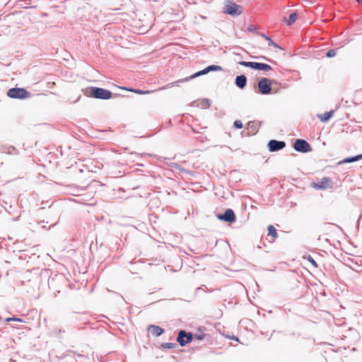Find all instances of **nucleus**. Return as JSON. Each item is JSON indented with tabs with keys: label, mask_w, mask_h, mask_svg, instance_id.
<instances>
[{
	"label": "nucleus",
	"mask_w": 362,
	"mask_h": 362,
	"mask_svg": "<svg viewBox=\"0 0 362 362\" xmlns=\"http://www.w3.org/2000/svg\"><path fill=\"white\" fill-rule=\"evenodd\" d=\"M86 95L98 99L107 100L112 98L111 91L98 87H91L89 89L88 94Z\"/></svg>",
	"instance_id": "1"
},
{
	"label": "nucleus",
	"mask_w": 362,
	"mask_h": 362,
	"mask_svg": "<svg viewBox=\"0 0 362 362\" xmlns=\"http://www.w3.org/2000/svg\"><path fill=\"white\" fill-rule=\"evenodd\" d=\"M7 95L11 98L25 99L30 97V93L23 88H13L8 90Z\"/></svg>",
	"instance_id": "2"
},
{
	"label": "nucleus",
	"mask_w": 362,
	"mask_h": 362,
	"mask_svg": "<svg viewBox=\"0 0 362 362\" xmlns=\"http://www.w3.org/2000/svg\"><path fill=\"white\" fill-rule=\"evenodd\" d=\"M311 186L315 189L324 190L332 188L333 183L330 177H324L318 182H313Z\"/></svg>",
	"instance_id": "3"
},
{
	"label": "nucleus",
	"mask_w": 362,
	"mask_h": 362,
	"mask_svg": "<svg viewBox=\"0 0 362 362\" xmlns=\"http://www.w3.org/2000/svg\"><path fill=\"white\" fill-rule=\"evenodd\" d=\"M223 9V12L231 16H239L242 13L241 6L233 2H228L227 4L225 5Z\"/></svg>",
	"instance_id": "4"
},
{
	"label": "nucleus",
	"mask_w": 362,
	"mask_h": 362,
	"mask_svg": "<svg viewBox=\"0 0 362 362\" xmlns=\"http://www.w3.org/2000/svg\"><path fill=\"white\" fill-rule=\"evenodd\" d=\"M272 81L269 78H262L258 82V88L260 93L263 95L269 94L272 91Z\"/></svg>",
	"instance_id": "5"
},
{
	"label": "nucleus",
	"mask_w": 362,
	"mask_h": 362,
	"mask_svg": "<svg viewBox=\"0 0 362 362\" xmlns=\"http://www.w3.org/2000/svg\"><path fill=\"white\" fill-rule=\"evenodd\" d=\"M192 339L193 335L191 332H186L185 330H181L178 333L177 341L180 346H184L191 342Z\"/></svg>",
	"instance_id": "6"
},
{
	"label": "nucleus",
	"mask_w": 362,
	"mask_h": 362,
	"mask_svg": "<svg viewBox=\"0 0 362 362\" xmlns=\"http://www.w3.org/2000/svg\"><path fill=\"white\" fill-rule=\"evenodd\" d=\"M293 148L296 151L302 153H307L310 151V145L303 139H297L293 144Z\"/></svg>",
	"instance_id": "7"
},
{
	"label": "nucleus",
	"mask_w": 362,
	"mask_h": 362,
	"mask_svg": "<svg viewBox=\"0 0 362 362\" xmlns=\"http://www.w3.org/2000/svg\"><path fill=\"white\" fill-rule=\"evenodd\" d=\"M222 70H223V69H222V67L221 66L210 65V66H207L206 68H205L204 69L194 74L193 75H192L190 76V78H194L199 76L201 75L206 74H207V73H209V71H222Z\"/></svg>",
	"instance_id": "8"
},
{
	"label": "nucleus",
	"mask_w": 362,
	"mask_h": 362,
	"mask_svg": "<svg viewBox=\"0 0 362 362\" xmlns=\"http://www.w3.org/2000/svg\"><path fill=\"white\" fill-rule=\"evenodd\" d=\"M218 218L220 220H223L230 223H233L235 221V215L233 211L230 209L226 210L223 214L218 215Z\"/></svg>",
	"instance_id": "9"
},
{
	"label": "nucleus",
	"mask_w": 362,
	"mask_h": 362,
	"mask_svg": "<svg viewBox=\"0 0 362 362\" xmlns=\"http://www.w3.org/2000/svg\"><path fill=\"white\" fill-rule=\"evenodd\" d=\"M286 146L284 141H279L276 140H271L268 144L269 149L270 151H276L284 148Z\"/></svg>",
	"instance_id": "10"
},
{
	"label": "nucleus",
	"mask_w": 362,
	"mask_h": 362,
	"mask_svg": "<svg viewBox=\"0 0 362 362\" xmlns=\"http://www.w3.org/2000/svg\"><path fill=\"white\" fill-rule=\"evenodd\" d=\"M148 329L153 336L156 337L160 336L163 332V329L157 325H150Z\"/></svg>",
	"instance_id": "11"
},
{
	"label": "nucleus",
	"mask_w": 362,
	"mask_h": 362,
	"mask_svg": "<svg viewBox=\"0 0 362 362\" xmlns=\"http://www.w3.org/2000/svg\"><path fill=\"white\" fill-rule=\"evenodd\" d=\"M247 78L244 75L238 76L235 78V85L240 88H243L246 86Z\"/></svg>",
	"instance_id": "12"
},
{
	"label": "nucleus",
	"mask_w": 362,
	"mask_h": 362,
	"mask_svg": "<svg viewBox=\"0 0 362 362\" xmlns=\"http://www.w3.org/2000/svg\"><path fill=\"white\" fill-rule=\"evenodd\" d=\"M267 230H268V235L271 237V239L269 240V241L274 242L278 236L276 228L272 225H269L267 227Z\"/></svg>",
	"instance_id": "13"
},
{
	"label": "nucleus",
	"mask_w": 362,
	"mask_h": 362,
	"mask_svg": "<svg viewBox=\"0 0 362 362\" xmlns=\"http://www.w3.org/2000/svg\"><path fill=\"white\" fill-rule=\"evenodd\" d=\"M247 129L249 131V134H255L258 132L257 124L255 122H249Z\"/></svg>",
	"instance_id": "14"
},
{
	"label": "nucleus",
	"mask_w": 362,
	"mask_h": 362,
	"mask_svg": "<svg viewBox=\"0 0 362 362\" xmlns=\"http://www.w3.org/2000/svg\"><path fill=\"white\" fill-rule=\"evenodd\" d=\"M360 159H362V154L356 156L354 157L346 158L343 159L342 160L339 161L338 163V164L341 165L342 163H352V162L358 161Z\"/></svg>",
	"instance_id": "15"
},
{
	"label": "nucleus",
	"mask_w": 362,
	"mask_h": 362,
	"mask_svg": "<svg viewBox=\"0 0 362 362\" xmlns=\"http://www.w3.org/2000/svg\"><path fill=\"white\" fill-rule=\"evenodd\" d=\"M334 111L331 110L329 112H325L322 115H317V117L320 119L321 122H327L330 117L333 115Z\"/></svg>",
	"instance_id": "16"
},
{
	"label": "nucleus",
	"mask_w": 362,
	"mask_h": 362,
	"mask_svg": "<svg viewBox=\"0 0 362 362\" xmlns=\"http://www.w3.org/2000/svg\"><path fill=\"white\" fill-rule=\"evenodd\" d=\"M239 64L246 66V67H250L254 69H257L258 62H240L238 63Z\"/></svg>",
	"instance_id": "17"
},
{
	"label": "nucleus",
	"mask_w": 362,
	"mask_h": 362,
	"mask_svg": "<svg viewBox=\"0 0 362 362\" xmlns=\"http://www.w3.org/2000/svg\"><path fill=\"white\" fill-rule=\"evenodd\" d=\"M272 69V66L267 64L259 63L257 66V70H262L264 71H269Z\"/></svg>",
	"instance_id": "18"
},
{
	"label": "nucleus",
	"mask_w": 362,
	"mask_h": 362,
	"mask_svg": "<svg viewBox=\"0 0 362 362\" xmlns=\"http://www.w3.org/2000/svg\"><path fill=\"white\" fill-rule=\"evenodd\" d=\"M129 91L140 94V95H146L151 93H153L154 90H136V89H129Z\"/></svg>",
	"instance_id": "19"
},
{
	"label": "nucleus",
	"mask_w": 362,
	"mask_h": 362,
	"mask_svg": "<svg viewBox=\"0 0 362 362\" xmlns=\"http://www.w3.org/2000/svg\"><path fill=\"white\" fill-rule=\"evenodd\" d=\"M260 35L269 42V45L274 46V47L276 48H280V47L276 42H274L269 37L265 35L263 33H261Z\"/></svg>",
	"instance_id": "20"
},
{
	"label": "nucleus",
	"mask_w": 362,
	"mask_h": 362,
	"mask_svg": "<svg viewBox=\"0 0 362 362\" xmlns=\"http://www.w3.org/2000/svg\"><path fill=\"white\" fill-rule=\"evenodd\" d=\"M297 18H298V15H297L296 13H291L290 16H289V18H288V20L287 21V23L288 25H291V24L293 23L296 21Z\"/></svg>",
	"instance_id": "21"
},
{
	"label": "nucleus",
	"mask_w": 362,
	"mask_h": 362,
	"mask_svg": "<svg viewBox=\"0 0 362 362\" xmlns=\"http://www.w3.org/2000/svg\"><path fill=\"white\" fill-rule=\"evenodd\" d=\"M175 346H176L175 343H163L161 344V347H163L164 349H173V348H175Z\"/></svg>",
	"instance_id": "22"
},
{
	"label": "nucleus",
	"mask_w": 362,
	"mask_h": 362,
	"mask_svg": "<svg viewBox=\"0 0 362 362\" xmlns=\"http://www.w3.org/2000/svg\"><path fill=\"white\" fill-rule=\"evenodd\" d=\"M307 259L308 260V262L312 264V266L315 268H317V262L315 261V259L311 257V256H308L307 257Z\"/></svg>",
	"instance_id": "23"
},
{
	"label": "nucleus",
	"mask_w": 362,
	"mask_h": 362,
	"mask_svg": "<svg viewBox=\"0 0 362 362\" xmlns=\"http://www.w3.org/2000/svg\"><path fill=\"white\" fill-rule=\"evenodd\" d=\"M233 125L237 129H241L243 127V123L240 120H235L233 123Z\"/></svg>",
	"instance_id": "24"
},
{
	"label": "nucleus",
	"mask_w": 362,
	"mask_h": 362,
	"mask_svg": "<svg viewBox=\"0 0 362 362\" xmlns=\"http://www.w3.org/2000/svg\"><path fill=\"white\" fill-rule=\"evenodd\" d=\"M336 55V51L334 49H330L327 53V57H333Z\"/></svg>",
	"instance_id": "25"
},
{
	"label": "nucleus",
	"mask_w": 362,
	"mask_h": 362,
	"mask_svg": "<svg viewBox=\"0 0 362 362\" xmlns=\"http://www.w3.org/2000/svg\"><path fill=\"white\" fill-rule=\"evenodd\" d=\"M11 320H12V321H16V322H24L22 319L18 318V317H11Z\"/></svg>",
	"instance_id": "26"
},
{
	"label": "nucleus",
	"mask_w": 362,
	"mask_h": 362,
	"mask_svg": "<svg viewBox=\"0 0 362 362\" xmlns=\"http://www.w3.org/2000/svg\"><path fill=\"white\" fill-rule=\"evenodd\" d=\"M195 338L197 339L198 340H202V339H203L204 338V334L196 335Z\"/></svg>",
	"instance_id": "27"
},
{
	"label": "nucleus",
	"mask_w": 362,
	"mask_h": 362,
	"mask_svg": "<svg viewBox=\"0 0 362 362\" xmlns=\"http://www.w3.org/2000/svg\"><path fill=\"white\" fill-rule=\"evenodd\" d=\"M254 30H255V28H252V26H250V27L248 28V30L250 31V32L254 31Z\"/></svg>",
	"instance_id": "28"
},
{
	"label": "nucleus",
	"mask_w": 362,
	"mask_h": 362,
	"mask_svg": "<svg viewBox=\"0 0 362 362\" xmlns=\"http://www.w3.org/2000/svg\"><path fill=\"white\" fill-rule=\"evenodd\" d=\"M5 321L8 322H13L12 320H11V317H8V318L5 319Z\"/></svg>",
	"instance_id": "29"
},
{
	"label": "nucleus",
	"mask_w": 362,
	"mask_h": 362,
	"mask_svg": "<svg viewBox=\"0 0 362 362\" xmlns=\"http://www.w3.org/2000/svg\"><path fill=\"white\" fill-rule=\"evenodd\" d=\"M361 1H362V0H361Z\"/></svg>",
	"instance_id": "30"
}]
</instances>
